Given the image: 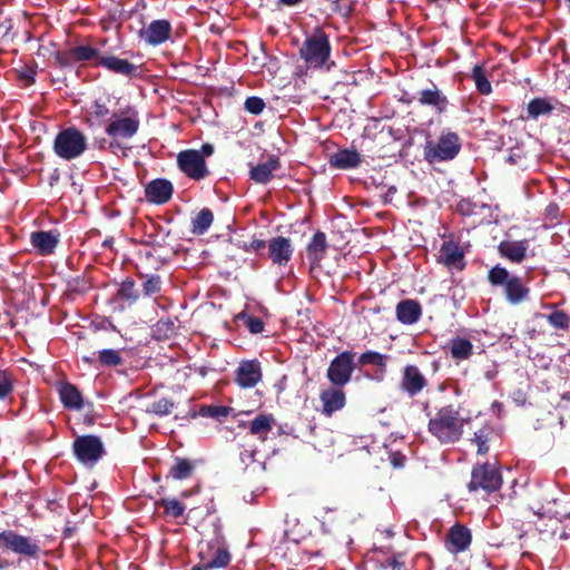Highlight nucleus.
Instances as JSON below:
<instances>
[{"label": "nucleus", "mask_w": 570, "mask_h": 570, "mask_svg": "<svg viewBox=\"0 0 570 570\" xmlns=\"http://www.w3.org/2000/svg\"><path fill=\"white\" fill-rule=\"evenodd\" d=\"M469 421L470 419L461 415L459 409L449 404L430 415L428 431L441 444H454L462 438L464 425Z\"/></svg>", "instance_id": "1"}, {"label": "nucleus", "mask_w": 570, "mask_h": 570, "mask_svg": "<svg viewBox=\"0 0 570 570\" xmlns=\"http://www.w3.org/2000/svg\"><path fill=\"white\" fill-rule=\"evenodd\" d=\"M299 57L308 69L330 71L335 67L328 35L320 27L306 35Z\"/></svg>", "instance_id": "2"}, {"label": "nucleus", "mask_w": 570, "mask_h": 570, "mask_svg": "<svg viewBox=\"0 0 570 570\" xmlns=\"http://www.w3.org/2000/svg\"><path fill=\"white\" fill-rule=\"evenodd\" d=\"M488 281L492 286L503 288L504 297L511 305H518L529 298L530 288L521 277L511 274L505 267L493 266L488 273Z\"/></svg>", "instance_id": "3"}, {"label": "nucleus", "mask_w": 570, "mask_h": 570, "mask_svg": "<svg viewBox=\"0 0 570 570\" xmlns=\"http://www.w3.org/2000/svg\"><path fill=\"white\" fill-rule=\"evenodd\" d=\"M462 147L461 138L454 131L444 129L436 140H429L424 146V159L429 164L453 160Z\"/></svg>", "instance_id": "4"}, {"label": "nucleus", "mask_w": 570, "mask_h": 570, "mask_svg": "<svg viewBox=\"0 0 570 570\" xmlns=\"http://www.w3.org/2000/svg\"><path fill=\"white\" fill-rule=\"evenodd\" d=\"M88 147L87 137L76 127L60 130L53 140L55 154L63 160L79 158Z\"/></svg>", "instance_id": "5"}, {"label": "nucleus", "mask_w": 570, "mask_h": 570, "mask_svg": "<svg viewBox=\"0 0 570 570\" xmlns=\"http://www.w3.org/2000/svg\"><path fill=\"white\" fill-rule=\"evenodd\" d=\"M139 115L132 106L114 112L108 120L105 132L114 139H129L139 129Z\"/></svg>", "instance_id": "6"}, {"label": "nucleus", "mask_w": 570, "mask_h": 570, "mask_svg": "<svg viewBox=\"0 0 570 570\" xmlns=\"http://www.w3.org/2000/svg\"><path fill=\"white\" fill-rule=\"evenodd\" d=\"M73 454L86 466H94L106 453L99 436L81 435L72 443Z\"/></svg>", "instance_id": "7"}, {"label": "nucleus", "mask_w": 570, "mask_h": 570, "mask_svg": "<svg viewBox=\"0 0 570 570\" xmlns=\"http://www.w3.org/2000/svg\"><path fill=\"white\" fill-rule=\"evenodd\" d=\"M502 485V476L498 469L489 463L476 465L471 473V481L468 484L470 492L480 489L487 492H495Z\"/></svg>", "instance_id": "8"}, {"label": "nucleus", "mask_w": 570, "mask_h": 570, "mask_svg": "<svg viewBox=\"0 0 570 570\" xmlns=\"http://www.w3.org/2000/svg\"><path fill=\"white\" fill-rule=\"evenodd\" d=\"M354 356V353L344 351L331 361L326 376L334 386L342 387L351 381L355 370Z\"/></svg>", "instance_id": "9"}, {"label": "nucleus", "mask_w": 570, "mask_h": 570, "mask_svg": "<svg viewBox=\"0 0 570 570\" xmlns=\"http://www.w3.org/2000/svg\"><path fill=\"white\" fill-rule=\"evenodd\" d=\"M0 549L31 558L37 557L40 551L36 540L18 534L12 530L0 532Z\"/></svg>", "instance_id": "10"}, {"label": "nucleus", "mask_w": 570, "mask_h": 570, "mask_svg": "<svg viewBox=\"0 0 570 570\" xmlns=\"http://www.w3.org/2000/svg\"><path fill=\"white\" fill-rule=\"evenodd\" d=\"M179 169L189 178L200 180L208 175L206 161L200 151L188 149L177 155Z\"/></svg>", "instance_id": "11"}, {"label": "nucleus", "mask_w": 570, "mask_h": 570, "mask_svg": "<svg viewBox=\"0 0 570 570\" xmlns=\"http://www.w3.org/2000/svg\"><path fill=\"white\" fill-rule=\"evenodd\" d=\"M199 559L207 561V566L213 569L224 568L230 561V553L224 541L215 538L200 547L198 552Z\"/></svg>", "instance_id": "12"}, {"label": "nucleus", "mask_w": 570, "mask_h": 570, "mask_svg": "<svg viewBox=\"0 0 570 570\" xmlns=\"http://www.w3.org/2000/svg\"><path fill=\"white\" fill-rule=\"evenodd\" d=\"M428 386V379L416 365H406L402 371L400 387L409 396L419 395Z\"/></svg>", "instance_id": "13"}, {"label": "nucleus", "mask_w": 570, "mask_h": 570, "mask_svg": "<svg viewBox=\"0 0 570 570\" xmlns=\"http://www.w3.org/2000/svg\"><path fill=\"white\" fill-rule=\"evenodd\" d=\"M171 33V24L168 20L159 19L151 21L146 28L139 31V37L146 43L158 46L166 42Z\"/></svg>", "instance_id": "14"}, {"label": "nucleus", "mask_w": 570, "mask_h": 570, "mask_svg": "<svg viewBox=\"0 0 570 570\" xmlns=\"http://www.w3.org/2000/svg\"><path fill=\"white\" fill-rule=\"evenodd\" d=\"M262 380L261 363L257 360L243 361L235 372V382L243 389L254 387Z\"/></svg>", "instance_id": "15"}, {"label": "nucleus", "mask_w": 570, "mask_h": 570, "mask_svg": "<svg viewBox=\"0 0 570 570\" xmlns=\"http://www.w3.org/2000/svg\"><path fill=\"white\" fill-rule=\"evenodd\" d=\"M174 193L173 184L167 179H154L145 188V197L149 203L161 205L167 203Z\"/></svg>", "instance_id": "16"}, {"label": "nucleus", "mask_w": 570, "mask_h": 570, "mask_svg": "<svg viewBox=\"0 0 570 570\" xmlns=\"http://www.w3.org/2000/svg\"><path fill=\"white\" fill-rule=\"evenodd\" d=\"M416 100L422 106L431 107L438 114L444 112L449 105L446 96L434 83L430 88L419 91Z\"/></svg>", "instance_id": "17"}, {"label": "nucleus", "mask_w": 570, "mask_h": 570, "mask_svg": "<svg viewBox=\"0 0 570 570\" xmlns=\"http://www.w3.org/2000/svg\"><path fill=\"white\" fill-rule=\"evenodd\" d=\"M293 255V246L288 238L278 236L268 242V257L276 265L287 264Z\"/></svg>", "instance_id": "18"}, {"label": "nucleus", "mask_w": 570, "mask_h": 570, "mask_svg": "<svg viewBox=\"0 0 570 570\" xmlns=\"http://www.w3.org/2000/svg\"><path fill=\"white\" fill-rule=\"evenodd\" d=\"M322 412L326 416L342 410L346 403L345 393L340 387H332L323 391L320 395Z\"/></svg>", "instance_id": "19"}, {"label": "nucleus", "mask_w": 570, "mask_h": 570, "mask_svg": "<svg viewBox=\"0 0 570 570\" xmlns=\"http://www.w3.org/2000/svg\"><path fill=\"white\" fill-rule=\"evenodd\" d=\"M57 391L62 405L69 410H81L83 400L76 385L60 381L57 383Z\"/></svg>", "instance_id": "20"}, {"label": "nucleus", "mask_w": 570, "mask_h": 570, "mask_svg": "<svg viewBox=\"0 0 570 570\" xmlns=\"http://www.w3.org/2000/svg\"><path fill=\"white\" fill-rule=\"evenodd\" d=\"M528 240H503L499 244V253L512 263L520 264L527 256Z\"/></svg>", "instance_id": "21"}, {"label": "nucleus", "mask_w": 570, "mask_h": 570, "mask_svg": "<svg viewBox=\"0 0 570 570\" xmlns=\"http://www.w3.org/2000/svg\"><path fill=\"white\" fill-rule=\"evenodd\" d=\"M464 254L460 246L453 242H444L440 249L441 262L449 268H463Z\"/></svg>", "instance_id": "22"}, {"label": "nucleus", "mask_w": 570, "mask_h": 570, "mask_svg": "<svg viewBox=\"0 0 570 570\" xmlns=\"http://www.w3.org/2000/svg\"><path fill=\"white\" fill-rule=\"evenodd\" d=\"M95 66H101L111 72L122 76H131L137 70L136 66L127 59H121L115 56H102Z\"/></svg>", "instance_id": "23"}, {"label": "nucleus", "mask_w": 570, "mask_h": 570, "mask_svg": "<svg viewBox=\"0 0 570 570\" xmlns=\"http://www.w3.org/2000/svg\"><path fill=\"white\" fill-rule=\"evenodd\" d=\"M30 243L41 255H50L58 245V236L53 232H33L30 235Z\"/></svg>", "instance_id": "24"}, {"label": "nucleus", "mask_w": 570, "mask_h": 570, "mask_svg": "<svg viewBox=\"0 0 570 570\" xmlns=\"http://www.w3.org/2000/svg\"><path fill=\"white\" fill-rule=\"evenodd\" d=\"M276 420L273 414L261 413L249 422V433L261 441H266L268 433L273 430Z\"/></svg>", "instance_id": "25"}, {"label": "nucleus", "mask_w": 570, "mask_h": 570, "mask_svg": "<svg viewBox=\"0 0 570 570\" xmlns=\"http://www.w3.org/2000/svg\"><path fill=\"white\" fill-rule=\"evenodd\" d=\"M421 314L422 308L416 301L404 299L396 305V317L402 324L412 325L416 323Z\"/></svg>", "instance_id": "26"}, {"label": "nucleus", "mask_w": 570, "mask_h": 570, "mask_svg": "<svg viewBox=\"0 0 570 570\" xmlns=\"http://www.w3.org/2000/svg\"><path fill=\"white\" fill-rule=\"evenodd\" d=\"M279 168V160L276 157H269L267 161L256 165L252 167L249 171V177L257 184H266L268 183L276 171Z\"/></svg>", "instance_id": "27"}, {"label": "nucleus", "mask_w": 570, "mask_h": 570, "mask_svg": "<svg viewBox=\"0 0 570 570\" xmlns=\"http://www.w3.org/2000/svg\"><path fill=\"white\" fill-rule=\"evenodd\" d=\"M327 249L326 236L323 232H316L306 247L307 259L312 265H317L325 257Z\"/></svg>", "instance_id": "28"}, {"label": "nucleus", "mask_w": 570, "mask_h": 570, "mask_svg": "<svg viewBox=\"0 0 570 570\" xmlns=\"http://www.w3.org/2000/svg\"><path fill=\"white\" fill-rule=\"evenodd\" d=\"M361 164V156L356 150L343 149L330 158V165L336 169H351Z\"/></svg>", "instance_id": "29"}, {"label": "nucleus", "mask_w": 570, "mask_h": 570, "mask_svg": "<svg viewBox=\"0 0 570 570\" xmlns=\"http://www.w3.org/2000/svg\"><path fill=\"white\" fill-rule=\"evenodd\" d=\"M494 438V430L490 424H483L474 433L471 442L476 445L478 454L484 455L490 450V442Z\"/></svg>", "instance_id": "30"}, {"label": "nucleus", "mask_w": 570, "mask_h": 570, "mask_svg": "<svg viewBox=\"0 0 570 570\" xmlns=\"http://www.w3.org/2000/svg\"><path fill=\"white\" fill-rule=\"evenodd\" d=\"M448 539L453 547V551L461 552L470 546L471 533L465 527L454 525L451 528Z\"/></svg>", "instance_id": "31"}, {"label": "nucleus", "mask_w": 570, "mask_h": 570, "mask_svg": "<svg viewBox=\"0 0 570 570\" xmlns=\"http://www.w3.org/2000/svg\"><path fill=\"white\" fill-rule=\"evenodd\" d=\"M67 56L70 62L94 61V65L101 57L96 48L86 45L71 48Z\"/></svg>", "instance_id": "32"}, {"label": "nucleus", "mask_w": 570, "mask_h": 570, "mask_svg": "<svg viewBox=\"0 0 570 570\" xmlns=\"http://www.w3.org/2000/svg\"><path fill=\"white\" fill-rule=\"evenodd\" d=\"M449 350L452 358L464 361L472 355L473 344L469 340L458 336L449 342Z\"/></svg>", "instance_id": "33"}, {"label": "nucleus", "mask_w": 570, "mask_h": 570, "mask_svg": "<svg viewBox=\"0 0 570 570\" xmlns=\"http://www.w3.org/2000/svg\"><path fill=\"white\" fill-rule=\"evenodd\" d=\"M358 364L360 365H367L372 364L377 366V373L375 379L377 381H382L384 379L385 372H386V356L383 354H380L379 352L374 351H367L358 357Z\"/></svg>", "instance_id": "34"}, {"label": "nucleus", "mask_w": 570, "mask_h": 570, "mask_svg": "<svg viewBox=\"0 0 570 570\" xmlns=\"http://www.w3.org/2000/svg\"><path fill=\"white\" fill-rule=\"evenodd\" d=\"M214 215L210 209L203 208L191 220V232L195 235L205 234L212 226Z\"/></svg>", "instance_id": "35"}, {"label": "nucleus", "mask_w": 570, "mask_h": 570, "mask_svg": "<svg viewBox=\"0 0 570 570\" xmlns=\"http://www.w3.org/2000/svg\"><path fill=\"white\" fill-rule=\"evenodd\" d=\"M195 469L193 462L187 459H176L175 464L169 470V475L175 480H185L189 478Z\"/></svg>", "instance_id": "36"}, {"label": "nucleus", "mask_w": 570, "mask_h": 570, "mask_svg": "<svg viewBox=\"0 0 570 570\" xmlns=\"http://www.w3.org/2000/svg\"><path fill=\"white\" fill-rule=\"evenodd\" d=\"M471 77L474 80L476 90L481 95H490L492 92L491 82L489 81L487 73L481 65H475L473 67Z\"/></svg>", "instance_id": "37"}, {"label": "nucleus", "mask_w": 570, "mask_h": 570, "mask_svg": "<svg viewBox=\"0 0 570 570\" xmlns=\"http://www.w3.org/2000/svg\"><path fill=\"white\" fill-rule=\"evenodd\" d=\"M16 379L8 370L0 368V401L7 400L13 392Z\"/></svg>", "instance_id": "38"}, {"label": "nucleus", "mask_w": 570, "mask_h": 570, "mask_svg": "<svg viewBox=\"0 0 570 570\" xmlns=\"http://www.w3.org/2000/svg\"><path fill=\"white\" fill-rule=\"evenodd\" d=\"M158 504L164 508L167 515L175 519L180 518L186 510L185 504L177 499L163 498L158 501Z\"/></svg>", "instance_id": "39"}, {"label": "nucleus", "mask_w": 570, "mask_h": 570, "mask_svg": "<svg viewBox=\"0 0 570 570\" xmlns=\"http://www.w3.org/2000/svg\"><path fill=\"white\" fill-rule=\"evenodd\" d=\"M552 111L551 104L543 98H534L528 104V114L531 118H538Z\"/></svg>", "instance_id": "40"}, {"label": "nucleus", "mask_w": 570, "mask_h": 570, "mask_svg": "<svg viewBox=\"0 0 570 570\" xmlns=\"http://www.w3.org/2000/svg\"><path fill=\"white\" fill-rule=\"evenodd\" d=\"M108 115H109V108L105 104L97 100L91 104V106L88 110V117H87L86 121L91 127L95 125V121L105 119Z\"/></svg>", "instance_id": "41"}, {"label": "nucleus", "mask_w": 570, "mask_h": 570, "mask_svg": "<svg viewBox=\"0 0 570 570\" xmlns=\"http://www.w3.org/2000/svg\"><path fill=\"white\" fill-rule=\"evenodd\" d=\"M98 361L104 366H117L122 363L120 351L107 348L98 352Z\"/></svg>", "instance_id": "42"}, {"label": "nucleus", "mask_w": 570, "mask_h": 570, "mask_svg": "<svg viewBox=\"0 0 570 570\" xmlns=\"http://www.w3.org/2000/svg\"><path fill=\"white\" fill-rule=\"evenodd\" d=\"M174 409V403L166 397L159 399L147 406L146 412L159 416L169 414Z\"/></svg>", "instance_id": "43"}, {"label": "nucleus", "mask_w": 570, "mask_h": 570, "mask_svg": "<svg viewBox=\"0 0 570 570\" xmlns=\"http://www.w3.org/2000/svg\"><path fill=\"white\" fill-rule=\"evenodd\" d=\"M230 409L223 405H204L199 410V414L204 417H226L229 414Z\"/></svg>", "instance_id": "44"}, {"label": "nucleus", "mask_w": 570, "mask_h": 570, "mask_svg": "<svg viewBox=\"0 0 570 570\" xmlns=\"http://www.w3.org/2000/svg\"><path fill=\"white\" fill-rule=\"evenodd\" d=\"M549 324L556 328H567L569 324L568 315L562 311H554L547 316Z\"/></svg>", "instance_id": "45"}, {"label": "nucleus", "mask_w": 570, "mask_h": 570, "mask_svg": "<svg viewBox=\"0 0 570 570\" xmlns=\"http://www.w3.org/2000/svg\"><path fill=\"white\" fill-rule=\"evenodd\" d=\"M238 317L245 321V325L252 334H259L264 331L265 325L261 318L244 313L239 314Z\"/></svg>", "instance_id": "46"}, {"label": "nucleus", "mask_w": 570, "mask_h": 570, "mask_svg": "<svg viewBox=\"0 0 570 570\" xmlns=\"http://www.w3.org/2000/svg\"><path fill=\"white\" fill-rule=\"evenodd\" d=\"M117 297L119 299L124 301H135L137 298L136 292H135V284L131 281H126L121 283L118 292Z\"/></svg>", "instance_id": "47"}, {"label": "nucleus", "mask_w": 570, "mask_h": 570, "mask_svg": "<svg viewBox=\"0 0 570 570\" xmlns=\"http://www.w3.org/2000/svg\"><path fill=\"white\" fill-rule=\"evenodd\" d=\"M265 108V102L259 97H248L245 100V109L253 114V115H259Z\"/></svg>", "instance_id": "48"}, {"label": "nucleus", "mask_w": 570, "mask_h": 570, "mask_svg": "<svg viewBox=\"0 0 570 570\" xmlns=\"http://www.w3.org/2000/svg\"><path fill=\"white\" fill-rule=\"evenodd\" d=\"M160 277L153 276L144 283V293L146 295H154L160 291Z\"/></svg>", "instance_id": "49"}, {"label": "nucleus", "mask_w": 570, "mask_h": 570, "mask_svg": "<svg viewBox=\"0 0 570 570\" xmlns=\"http://www.w3.org/2000/svg\"><path fill=\"white\" fill-rule=\"evenodd\" d=\"M255 454H256L255 450L244 449L240 452V460L245 464L252 463V462H254Z\"/></svg>", "instance_id": "50"}, {"label": "nucleus", "mask_w": 570, "mask_h": 570, "mask_svg": "<svg viewBox=\"0 0 570 570\" xmlns=\"http://www.w3.org/2000/svg\"><path fill=\"white\" fill-rule=\"evenodd\" d=\"M199 151L205 159L206 157H209L214 153V147L210 144H204Z\"/></svg>", "instance_id": "51"}, {"label": "nucleus", "mask_w": 570, "mask_h": 570, "mask_svg": "<svg viewBox=\"0 0 570 570\" xmlns=\"http://www.w3.org/2000/svg\"><path fill=\"white\" fill-rule=\"evenodd\" d=\"M303 2L304 0H278V4L284 7H295Z\"/></svg>", "instance_id": "52"}, {"label": "nucleus", "mask_w": 570, "mask_h": 570, "mask_svg": "<svg viewBox=\"0 0 570 570\" xmlns=\"http://www.w3.org/2000/svg\"><path fill=\"white\" fill-rule=\"evenodd\" d=\"M263 492H264V490H263V489H257L256 491L250 492L248 497H247V495H244V500H245L246 502H248V503H253V502H254L255 497L261 495Z\"/></svg>", "instance_id": "53"}, {"label": "nucleus", "mask_w": 570, "mask_h": 570, "mask_svg": "<svg viewBox=\"0 0 570 570\" xmlns=\"http://www.w3.org/2000/svg\"><path fill=\"white\" fill-rule=\"evenodd\" d=\"M265 242L264 240H261V239H255L250 243V247L254 249V250H259L262 248L265 247Z\"/></svg>", "instance_id": "54"}, {"label": "nucleus", "mask_w": 570, "mask_h": 570, "mask_svg": "<svg viewBox=\"0 0 570 570\" xmlns=\"http://www.w3.org/2000/svg\"><path fill=\"white\" fill-rule=\"evenodd\" d=\"M212 567L207 566V561L202 560L200 562L191 568V570H210Z\"/></svg>", "instance_id": "55"}, {"label": "nucleus", "mask_w": 570, "mask_h": 570, "mask_svg": "<svg viewBox=\"0 0 570 570\" xmlns=\"http://www.w3.org/2000/svg\"><path fill=\"white\" fill-rule=\"evenodd\" d=\"M497 374H498L497 368H493V370L485 372V377H487V380L491 381L497 376Z\"/></svg>", "instance_id": "56"}]
</instances>
